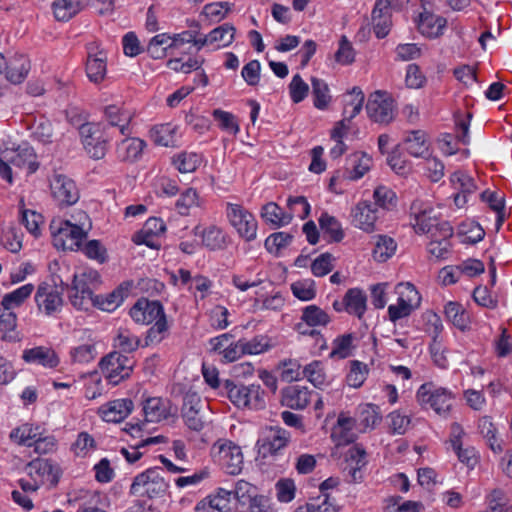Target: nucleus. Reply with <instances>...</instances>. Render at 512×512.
<instances>
[{
	"mask_svg": "<svg viewBox=\"0 0 512 512\" xmlns=\"http://www.w3.org/2000/svg\"><path fill=\"white\" fill-rule=\"evenodd\" d=\"M291 291L301 301H310L316 297L315 282L312 279L299 280L292 283Z\"/></svg>",
	"mask_w": 512,
	"mask_h": 512,
	"instance_id": "nucleus-52",
	"label": "nucleus"
},
{
	"mask_svg": "<svg viewBox=\"0 0 512 512\" xmlns=\"http://www.w3.org/2000/svg\"><path fill=\"white\" fill-rule=\"evenodd\" d=\"M53 198L61 207L74 205L79 200V190L71 178L57 174L50 183Z\"/></svg>",
	"mask_w": 512,
	"mask_h": 512,
	"instance_id": "nucleus-9",
	"label": "nucleus"
},
{
	"mask_svg": "<svg viewBox=\"0 0 512 512\" xmlns=\"http://www.w3.org/2000/svg\"><path fill=\"white\" fill-rule=\"evenodd\" d=\"M446 25V18L442 16H436L426 9H424V11L419 14L417 20V28L419 32L428 38H437L443 35V31Z\"/></svg>",
	"mask_w": 512,
	"mask_h": 512,
	"instance_id": "nucleus-16",
	"label": "nucleus"
},
{
	"mask_svg": "<svg viewBox=\"0 0 512 512\" xmlns=\"http://www.w3.org/2000/svg\"><path fill=\"white\" fill-rule=\"evenodd\" d=\"M95 296L87 281L83 278H79L77 274H74L71 292L69 293L71 304L77 309L88 310V304L93 306V298H95Z\"/></svg>",
	"mask_w": 512,
	"mask_h": 512,
	"instance_id": "nucleus-14",
	"label": "nucleus"
},
{
	"mask_svg": "<svg viewBox=\"0 0 512 512\" xmlns=\"http://www.w3.org/2000/svg\"><path fill=\"white\" fill-rule=\"evenodd\" d=\"M153 141L157 145L175 147L177 145V127L170 123L155 126L151 131Z\"/></svg>",
	"mask_w": 512,
	"mask_h": 512,
	"instance_id": "nucleus-38",
	"label": "nucleus"
},
{
	"mask_svg": "<svg viewBox=\"0 0 512 512\" xmlns=\"http://www.w3.org/2000/svg\"><path fill=\"white\" fill-rule=\"evenodd\" d=\"M129 314L131 318L138 324H151L157 319L166 317L164 307L159 300H148L140 298L131 307Z\"/></svg>",
	"mask_w": 512,
	"mask_h": 512,
	"instance_id": "nucleus-10",
	"label": "nucleus"
},
{
	"mask_svg": "<svg viewBox=\"0 0 512 512\" xmlns=\"http://www.w3.org/2000/svg\"><path fill=\"white\" fill-rule=\"evenodd\" d=\"M236 29L230 23H224L215 29H213L210 33V39L213 43L215 42H223V46L230 45L234 40Z\"/></svg>",
	"mask_w": 512,
	"mask_h": 512,
	"instance_id": "nucleus-60",
	"label": "nucleus"
},
{
	"mask_svg": "<svg viewBox=\"0 0 512 512\" xmlns=\"http://www.w3.org/2000/svg\"><path fill=\"white\" fill-rule=\"evenodd\" d=\"M319 226L324 236L328 235V242H341L344 238V231L338 219L327 212H322L319 219Z\"/></svg>",
	"mask_w": 512,
	"mask_h": 512,
	"instance_id": "nucleus-32",
	"label": "nucleus"
},
{
	"mask_svg": "<svg viewBox=\"0 0 512 512\" xmlns=\"http://www.w3.org/2000/svg\"><path fill=\"white\" fill-rule=\"evenodd\" d=\"M35 302L38 310L43 311L48 316H52L60 311L63 305L61 292L50 289L45 283L38 286L35 294Z\"/></svg>",
	"mask_w": 512,
	"mask_h": 512,
	"instance_id": "nucleus-12",
	"label": "nucleus"
},
{
	"mask_svg": "<svg viewBox=\"0 0 512 512\" xmlns=\"http://www.w3.org/2000/svg\"><path fill=\"white\" fill-rule=\"evenodd\" d=\"M416 399L423 408L429 407L439 415H446L452 407L454 395L447 388L439 387L433 382H426L418 388Z\"/></svg>",
	"mask_w": 512,
	"mask_h": 512,
	"instance_id": "nucleus-4",
	"label": "nucleus"
},
{
	"mask_svg": "<svg viewBox=\"0 0 512 512\" xmlns=\"http://www.w3.org/2000/svg\"><path fill=\"white\" fill-rule=\"evenodd\" d=\"M146 143L139 138H130L123 140L118 146V156L121 161L135 162L141 155Z\"/></svg>",
	"mask_w": 512,
	"mask_h": 512,
	"instance_id": "nucleus-31",
	"label": "nucleus"
},
{
	"mask_svg": "<svg viewBox=\"0 0 512 512\" xmlns=\"http://www.w3.org/2000/svg\"><path fill=\"white\" fill-rule=\"evenodd\" d=\"M291 433L279 425L266 426L261 437L256 442L258 454L262 458L277 455L288 446Z\"/></svg>",
	"mask_w": 512,
	"mask_h": 512,
	"instance_id": "nucleus-5",
	"label": "nucleus"
},
{
	"mask_svg": "<svg viewBox=\"0 0 512 512\" xmlns=\"http://www.w3.org/2000/svg\"><path fill=\"white\" fill-rule=\"evenodd\" d=\"M115 341V347H118L124 353L134 352L140 345V339L131 336L127 330H119Z\"/></svg>",
	"mask_w": 512,
	"mask_h": 512,
	"instance_id": "nucleus-63",
	"label": "nucleus"
},
{
	"mask_svg": "<svg viewBox=\"0 0 512 512\" xmlns=\"http://www.w3.org/2000/svg\"><path fill=\"white\" fill-rule=\"evenodd\" d=\"M303 378L312 383L316 388H320L325 383V373L320 361H313L306 365L302 370Z\"/></svg>",
	"mask_w": 512,
	"mask_h": 512,
	"instance_id": "nucleus-53",
	"label": "nucleus"
},
{
	"mask_svg": "<svg viewBox=\"0 0 512 512\" xmlns=\"http://www.w3.org/2000/svg\"><path fill=\"white\" fill-rule=\"evenodd\" d=\"M351 120L352 116L345 117L343 120L337 122L331 131V139L335 141L334 147L330 150V156L332 159L340 158L348 148L343 142V138L349 132Z\"/></svg>",
	"mask_w": 512,
	"mask_h": 512,
	"instance_id": "nucleus-28",
	"label": "nucleus"
},
{
	"mask_svg": "<svg viewBox=\"0 0 512 512\" xmlns=\"http://www.w3.org/2000/svg\"><path fill=\"white\" fill-rule=\"evenodd\" d=\"M104 114L109 125L119 127L122 135H126L129 132V123L132 119L130 113L123 111L117 105H108L104 109Z\"/></svg>",
	"mask_w": 512,
	"mask_h": 512,
	"instance_id": "nucleus-33",
	"label": "nucleus"
},
{
	"mask_svg": "<svg viewBox=\"0 0 512 512\" xmlns=\"http://www.w3.org/2000/svg\"><path fill=\"white\" fill-rule=\"evenodd\" d=\"M232 492L224 488H218L215 495L208 496V504L212 510L230 512V499Z\"/></svg>",
	"mask_w": 512,
	"mask_h": 512,
	"instance_id": "nucleus-59",
	"label": "nucleus"
},
{
	"mask_svg": "<svg viewBox=\"0 0 512 512\" xmlns=\"http://www.w3.org/2000/svg\"><path fill=\"white\" fill-rule=\"evenodd\" d=\"M33 290V284H25L12 292L5 294L2 298L1 306L4 310H12L16 307H20L32 294Z\"/></svg>",
	"mask_w": 512,
	"mask_h": 512,
	"instance_id": "nucleus-37",
	"label": "nucleus"
},
{
	"mask_svg": "<svg viewBox=\"0 0 512 512\" xmlns=\"http://www.w3.org/2000/svg\"><path fill=\"white\" fill-rule=\"evenodd\" d=\"M219 453L226 460L227 473L237 475L241 472L243 466V454L241 448L231 441L222 443L219 446Z\"/></svg>",
	"mask_w": 512,
	"mask_h": 512,
	"instance_id": "nucleus-22",
	"label": "nucleus"
},
{
	"mask_svg": "<svg viewBox=\"0 0 512 512\" xmlns=\"http://www.w3.org/2000/svg\"><path fill=\"white\" fill-rule=\"evenodd\" d=\"M131 399H117L100 408L102 419L106 422L117 423L124 420L133 410Z\"/></svg>",
	"mask_w": 512,
	"mask_h": 512,
	"instance_id": "nucleus-20",
	"label": "nucleus"
},
{
	"mask_svg": "<svg viewBox=\"0 0 512 512\" xmlns=\"http://www.w3.org/2000/svg\"><path fill=\"white\" fill-rule=\"evenodd\" d=\"M168 405L169 403H165L161 398H148L143 405L145 421L159 422L161 420L168 419L170 416H174L175 412L172 413Z\"/></svg>",
	"mask_w": 512,
	"mask_h": 512,
	"instance_id": "nucleus-24",
	"label": "nucleus"
},
{
	"mask_svg": "<svg viewBox=\"0 0 512 512\" xmlns=\"http://www.w3.org/2000/svg\"><path fill=\"white\" fill-rule=\"evenodd\" d=\"M352 353V332L346 333L333 340V347L330 352V358L342 360L349 357Z\"/></svg>",
	"mask_w": 512,
	"mask_h": 512,
	"instance_id": "nucleus-49",
	"label": "nucleus"
},
{
	"mask_svg": "<svg viewBox=\"0 0 512 512\" xmlns=\"http://www.w3.org/2000/svg\"><path fill=\"white\" fill-rule=\"evenodd\" d=\"M227 217L241 238L247 242L256 239L257 221L252 213L238 204H227Z\"/></svg>",
	"mask_w": 512,
	"mask_h": 512,
	"instance_id": "nucleus-6",
	"label": "nucleus"
},
{
	"mask_svg": "<svg viewBox=\"0 0 512 512\" xmlns=\"http://www.w3.org/2000/svg\"><path fill=\"white\" fill-rule=\"evenodd\" d=\"M4 67L5 77L12 84L22 83L31 69L30 60L22 54H15L6 60Z\"/></svg>",
	"mask_w": 512,
	"mask_h": 512,
	"instance_id": "nucleus-18",
	"label": "nucleus"
},
{
	"mask_svg": "<svg viewBox=\"0 0 512 512\" xmlns=\"http://www.w3.org/2000/svg\"><path fill=\"white\" fill-rule=\"evenodd\" d=\"M357 212L354 215V226L368 235L374 232L381 231V222L378 217V209L374 208L370 202H360L356 208Z\"/></svg>",
	"mask_w": 512,
	"mask_h": 512,
	"instance_id": "nucleus-11",
	"label": "nucleus"
},
{
	"mask_svg": "<svg viewBox=\"0 0 512 512\" xmlns=\"http://www.w3.org/2000/svg\"><path fill=\"white\" fill-rule=\"evenodd\" d=\"M22 359L26 363L39 364L48 368H55L60 362L55 351L44 346L25 349L22 354Z\"/></svg>",
	"mask_w": 512,
	"mask_h": 512,
	"instance_id": "nucleus-19",
	"label": "nucleus"
},
{
	"mask_svg": "<svg viewBox=\"0 0 512 512\" xmlns=\"http://www.w3.org/2000/svg\"><path fill=\"white\" fill-rule=\"evenodd\" d=\"M65 114L67 121L72 126L78 128L81 137L84 128H88L91 131L96 126L95 124L88 123L86 114L77 107H69Z\"/></svg>",
	"mask_w": 512,
	"mask_h": 512,
	"instance_id": "nucleus-56",
	"label": "nucleus"
},
{
	"mask_svg": "<svg viewBox=\"0 0 512 512\" xmlns=\"http://www.w3.org/2000/svg\"><path fill=\"white\" fill-rule=\"evenodd\" d=\"M394 110V100L380 92L372 95L366 105L369 118L380 124L390 123L395 117Z\"/></svg>",
	"mask_w": 512,
	"mask_h": 512,
	"instance_id": "nucleus-8",
	"label": "nucleus"
},
{
	"mask_svg": "<svg viewBox=\"0 0 512 512\" xmlns=\"http://www.w3.org/2000/svg\"><path fill=\"white\" fill-rule=\"evenodd\" d=\"M301 319L308 326H326L330 322L329 315L316 305L306 306L302 311Z\"/></svg>",
	"mask_w": 512,
	"mask_h": 512,
	"instance_id": "nucleus-46",
	"label": "nucleus"
},
{
	"mask_svg": "<svg viewBox=\"0 0 512 512\" xmlns=\"http://www.w3.org/2000/svg\"><path fill=\"white\" fill-rule=\"evenodd\" d=\"M212 115L222 130L233 134H237L239 132V125L232 113L223 111L221 109H215Z\"/></svg>",
	"mask_w": 512,
	"mask_h": 512,
	"instance_id": "nucleus-62",
	"label": "nucleus"
},
{
	"mask_svg": "<svg viewBox=\"0 0 512 512\" xmlns=\"http://www.w3.org/2000/svg\"><path fill=\"white\" fill-rule=\"evenodd\" d=\"M290 97L294 103L302 102L309 92V86L299 74L293 76L289 84Z\"/></svg>",
	"mask_w": 512,
	"mask_h": 512,
	"instance_id": "nucleus-64",
	"label": "nucleus"
},
{
	"mask_svg": "<svg viewBox=\"0 0 512 512\" xmlns=\"http://www.w3.org/2000/svg\"><path fill=\"white\" fill-rule=\"evenodd\" d=\"M83 9L82 0H54L52 10L58 21H69Z\"/></svg>",
	"mask_w": 512,
	"mask_h": 512,
	"instance_id": "nucleus-30",
	"label": "nucleus"
},
{
	"mask_svg": "<svg viewBox=\"0 0 512 512\" xmlns=\"http://www.w3.org/2000/svg\"><path fill=\"white\" fill-rule=\"evenodd\" d=\"M132 287L133 281H124L106 296H95V298H93V306L104 311L112 312L124 301Z\"/></svg>",
	"mask_w": 512,
	"mask_h": 512,
	"instance_id": "nucleus-15",
	"label": "nucleus"
},
{
	"mask_svg": "<svg viewBox=\"0 0 512 512\" xmlns=\"http://www.w3.org/2000/svg\"><path fill=\"white\" fill-rule=\"evenodd\" d=\"M27 468L29 470V474L32 475L36 473L41 477H47V480L51 483V485L56 486L59 482L61 476L60 467L54 463L51 459H35L32 460Z\"/></svg>",
	"mask_w": 512,
	"mask_h": 512,
	"instance_id": "nucleus-23",
	"label": "nucleus"
},
{
	"mask_svg": "<svg viewBox=\"0 0 512 512\" xmlns=\"http://www.w3.org/2000/svg\"><path fill=\"white\" fill-rule=\"evenodd\" d=\"M444 313L446 318L461 331L469 328V314L458 302H448L444 307Z\"/></svg>",
	"mask_w": 512,
	"mask_h": 512,
	"instance_id": "nucleus-34",
	"label": "nucleus"
},
{
	"mask_svg": "<svg viewBox=\"0 0 512 512\" xmlns=\"http://www.w3.org/2000/svg\"><path fill=\"white\" fill-rule=\"evenodd\" d=\"M32 136L43 144L52 143L53 126L50 120L45 117H40L34 126Z\"/></svg>",
	"mask_w": 512,
	"mask_h": 512,
	"instance_id": "nucleus-55",
	"label": "nucleus"
},
{
	"mask_svg": "<svg viewBox=\"0 0 512 512\" xmlns=\"http://www.w3.org/2000/svg\"><path fill=\"white\" fill-rule=\"evenodd\" d=\"M406 151L413 157L426 158L429 155L426 133L423 130H412L404 139Z\"/></svg>",
	"mask_w": 512,
	"mask_h": 512,
	"instance_id": "nucleus-27",
	"label": "nucleus"
},
{
	"mask_svg": "<svg viewBox=\"0 0 512 512\" xmlns=\"http://www.w3.org/2000/svg\"><path fill=\"white\" fill-rule=\"evenodd\" d=\"M311 392L299 385L287 386L281 391V404L290 409L303 410L310 402Z\"/></svg>",
	"mask_w": 512,
	"mask_h": 512,
	"instance_id": "nucleus-17",
	"label": "nucleus"
},
{
	"mask_svg": "<svg viewBox=\"0 0 512 512\" xmlns=\"http://www.w3.org/2000/svg\"><path fill=\"white\" fill-rule=\"evenodd\" d=\"M86 74L89 80L95 84L102 82L106 75V56L102 52L97 55H89L86 62Z\"/></svg>",
	"mask_w": 512,
	"mask_h": 512,
	"instance_id": "nucleus-35",
	"label": "nucleus"
},
{
	"mask_svg": "<svg viewBox=\"0 0 512 512\" xmlns=\"http://www.w3.org/2000/svg\"><path fill=\"white\" fill-rule=\"evenodd\" d=\"M82 144L89 156L95 160L104 158L107 152L108 141L103 137V134L98 126L92 128H84L82 132Z\"/></svg>",
	"mask_w": 512,
	"mask_h": 512,
	"instance_id": "nucleus-13",
	"label": "nucleus"
},
{
	"mask_svg": "<svg viewBox=\"0 0 512 512\" xmlns=\"http://www.w3.org/2000/svg\"><path fill=\"white\" fill-rule=\"evenodd\" d=\"M478 429L480 434L487 440L489 448L493 452L500 453L503 451L501 443L497 441V429L490 416H483L479 419Z\"/></svg>",
	"mask_w": 512,
	"mask_h": 512,
	"instance_id": "nucleus-39",
	"label": "nucleus"
},
{
	"mask_svg": "<svg viewBox=\"0 0 512 512\" xmlns=\"http://www.w3.org/2000/svg\"><path fill=\"white\" fill-rule=\"evenodd\" d=\"M83 252L89 259L96 260L100 264H103L108 260L107 249L99 240L96 239L89 240L85 244Z\"/></svg>",
	"mask_w": 512,
	"mask_h": 512,
	"instance_id": "nucleus-61",
	"label": "nucleus"
},
{
	"mask_svg": "<svg viewBox=\"0 0 512 512\" xmlns=\"http://www.w3.org/2000/svg\"><path fill=\"white\" fill-rule=\"evenodd\" d=\"M373 197L375 200V205L384 210L391 211L397 207V195L391 188L387 186H378L373 192Z\"/></svg>",
	"mask_w": 512,
	"mask_h": 512,
	"instance_id": "nucleus-44",
	"label": "nucleus"
},
{
	"mask_svg": "<svg viewBox=\"0 0 512 512\" xmlns=\"http://www.w3.org/2000/svg\"><path fill=\"white\" fill-rule=\"evenodd\" d=\"M21 223L35 237L40 235L39 225L43 223V216L36 211L25 209L24 200H20Z\"/></svg>",
	"mask_w": 512,
	"mask_h": 512,
	"instance_id": "nucleus-48",
	"label": "nucleus"
},
{
	"mask_svg": "<svg viewBox=\"0 0 512 512\" xmlns=\"http://www.w3.org/2000/svg\"><path fill=\"white\" fill-rule=\"evenodd\" d=\"M161 471L160 467H151L136 475L130 486L129 494L148 499L163 497L169 484L161 475Z\"/></svg>",
	"mask_w": 512,
	"mask_h": 512,
	"instance_id": "nucleus-3",
	"label": "nucleus"
},
{
	"mask_svg": "<svg viewBox=\"0 0 512 512\" xmlns=\"http://www.w3.org/2000/svg\"><path fill=\"white\" fill-rule=\"evenodd\" d=\"M202 244L210 251L223 250L226 247V234L216 226L201 231Z\"/></svg>",
	"mask_w": 512,
	"mask_h": 512,
	"instance_id": "nucleus-36",
	"label": "nucleus"
},
{
	"mask_svg": "<svg viewBox=\"0 0 512 512\" xmlns=\"http://www.w3.org/2000/svg\"><path fill=\"white\" fill-rule=\"evenodd\" d=\"M311 85H312V94L314 97V106L317 109H324L327 107L330 96L328 95V86L327 84L317 77L311 78Z\"/></svg>",
	"mask_w": 512,
	"mask_h": 512,
	"instance_id": "nucleus-51",
	"label": "nucleus"
},
{
	"mask_svg": "<svg viewBox=\"0 0 512 512\" xmlns=\"http://www.w3.org/2000/svg\"><path fill=\"white\" fill-rule=\"evenodd\" d=\"M296 205L302 206V212L298 213V216L300 219H306L311 211V206L307 201V198L304 196H295V197H289L287 200V206L291 210L290 213L283 212L281 210L279 222L276 223V227L280 228L283 226H286L291 223L294 217V213L297 212Z\"/></svg>",
	"mask_w": 512,
	"mask_h": 512,
	"instance_id": "nucleus-29",
	"label": "nucleus"
},
{
	"mask_svg": "<svg viewBox=\"0 0 512 512\" xmlns=\"http://www.w3.org/2000/svg\"><path fill=\"white\" fill-rule=\"evenodd\" d=\"M279 367H283L281 372V380L285 382L298 381L303 378L301 365L296 359H287L279 363Z\"/></svg>",
	"mask_w": 512,
	"mask_h": 512,
	"instance_id": "nucleus-58",
	"label": "nucleus"
},
{
	"mask_svg": "<svg viewBox=\"0 0 512 512\" xmlns=\"http://www.w3.org/2000/svg\"><path fill=\"white\" fill-rule=\"evenodd\" d=\"M381 2H376L372 10L371 20L373 24V31L378 39L385 38L391 29V10L381 8Z\"/></svg>",
	"mask_w": 512,
	"mask_h": 512,
	"instance_id": "nucleus-26",
	"label": "nucleus"
},
{
	"mask_svg": "<svg viewBox=\"0 0 512 512\" xmlns=\"http://www.w3.org/2000/svg\"><path fill=\"white\" fill-rule=\"evenodd\" d=\"M168 330V324L166 317L157 319L152 327L147 331V335L144 340V347L151 344H158L164 339V333Z\"/></svg>",
	"mask_w": 512,
	"mask_h": 512,
	"instance_id": "nucleus-57",
	"label": "nucleus"
},
{
	"mask_svg": "<svg viewBox=\"0 0 512 512\" xmlns=\"http://www.w3.org/2000/svg\"><path fill=\"white\" fill-rule=\"evenodd\" d=\"M451 446L461 463L469 468H474L478 462L477 452L474 447L468 446L463 448L459 436L451 440Z\"/></svg>",
	"mask_w": 512,
	"mask_h": 512,
	"instance_id": "nucleus-45",
	"label": "nucleus"
},
{
	"mask_svg": "<svg viewBox=\"0 0 512 512\" xmlns=\"http://www.w3.org/2000/svg\"><path fill=\"white\" fill-rule=\"evenodd\" d=\"M399 294L397 304L388 307L389 320L396 323L398 320L408 317L416 304L420 301V296L415 286L411 283H400L397 285Z\"/></svg>",
	"mask_w": 512,
	"mask_h": 512,
	"instance_id": "nucleus-7",
	"label": "nucleus"
},
{
	"mask_svg": "<svg viewBox=\"0 0 512 512\" xmlns=\"http://www.w3.org/2000/svg\"><path fill=\"white\" fill-rule=\"evenodd\" d=\"M330 437L335 444L331 452L332 458L338 461V466L347 475L352 476V447H348L352 443V417L340 413Z\"/></svg>",
	"mask_w": 512,
	"mask_h": 512,
	"instance_id": "nucleus-1",
	"label": "nucleus"
},
{
	"mask_svg": "<svg viewBox=\"0 0 512 512\" xmlns=\"http://www.w3.org/2000/svg\"><path fill=\"white\" fill-rule=\"evenodd\" d=\"M79 224L70 220H53L50 224V231L53 237V245L56 249L77 251L81 248L82 240L87 237V230L84 229L82 220L89 217L84 211L77 213Z\"/></svg>",
	"mask_w": 512,
	"mask_h": 512,
	"instance_id": "nucleus-2",
	"label": "nucleus"
},
{
	"mask_svg": "<svg viewBox=\"0 0 512 512\" xmlns=\"http://www.w3.org/2000/svg\"><path fill=\"white\" fill-rule=\"evenodd\" d=\"M170 39L171 36L168 33H161L152 37L146 48L149 56L153 59H162L166 57L168 51L171 50V47H168Z\"/></svg>",
	"mask_w": 512,
	"mask_h": 512,
	"instance_id": "nucleus-43",
	"label": "nucleus"
},
{
	"mask_svg": "<svg viewBox=\"0 0 512 512\" xmlns=\"http://www.w3.org/2000/svg\"><path fill=\"white\" fill-rule=\"evenodd\" d=\"M369 244L372 246V256L378 262H385L391 258L397 248L395 240L383 234L370 235Z\"/></svg>",
	"mask_w": 512,
	"mask_h": 512,
	"instance_id": "nucleus-21",
	"label": "nucleus"
},
{
	"mask_svg": "<svg viewBox=\"0 0 512 512\" xmlns=\"http://www.w3.org/2000/svg\"><path fill=\"white\" fill-rule=\"evenodd\" d=\"M201 155L194 152H181L173 157V164L180 173L194 172L201 164Z\"/></svg>",
	"mask_w": 512,
	"mask_h": 512,
	"instance_id": "nucleus-42",
	"label": "nucleus"
},
{
	"mask_svg": "<svg viewBox=\"0 0 512 512\" xmlns=\"http://www.w3.org/2000/svg\"><path fill=\"white\" fill-rule=\"evenodd\" d=\"M458 236L462 237V243L476 244L483 240L485 231L480 224L476 222L462 223L459 226Z\"/></svg>",
	"mask_w": 512,
	"mask_h": 512,
	"instance_id": "nucleus-47",
	"label": "nucleus"
},
{
	"mask_svg": "<svg viewBox=\"0 0 512 512\" xmlns=\"http://www.w3.org/2000/svg\"><path fill=\"white\" fill-rule=\"evenodd\" d=\"M122 361L131 362V358L118 351H112L100 360L99 367L101 371L107 375L111 372H115L116 368H123V364H121Z\"/></svg>",
	"mask_w": 512,
	"mask_h": 512,
	"instance_id": "nucleus-54",
	"label": "nucleus"
},
{
	"mask_svg": "<svg viewBox=\"0 0 512 512\" xmlns=\"http://www.w3.org/2000/svg\"><path fill=\"white\" fill-rule=\"evenodd\" d=\"M229 400L237 407H248L250 400L248 399L247 386L237 385L233 380L227 379L223 383Z\"/></svg>",
	"mask_w": 512,
	"mask_h": 512,
	"instance_id": "nucleus-41",
	"label": "nucleus"
},
{
	"mask_svg": "<svg viewBox=\"0 0 512 512\" xmlns=\"http://www.w3.org/2000/svg\"><path fill=\"white\" fill-rule=\"evenodd\" d=\"M293 239L294 235L292 233L274 232L266 238L264 246L269 253L279 256L281 250L288 247Z\"/></svg>",
	"mask_w": 512,
	"mask_h": 512,
	"instance_id": "nucleus-40",
	"label": "nucleus"
},
{
	"mask_svg": "<svg viewBox=\"0 0 512 512\" xmlns=\"http://www.w3.org/2000/svg\"><path fill=\"white\" fill-rule=\"evenodd\" d=\"M336 506L330 502V495L313 497L304 506L298 507L295 512H336Z\"/></svg>",
	"mask_w": 512,
	"mask_h": 512,
	"instance_id": "nucleus-50",
	"label": "nucleus"
},
{
	"mask_svg": "<svg viewBox=\"0 0 512 512\" xmlns=\"http://www.w3.org/2000/svg\"><path fill=\"white\" fill-rule=\"evenodd\" d=\"M381 421L379 407L374 404H365L359 406V415L354 418V427L361 433L368 429H374Z\"/></svg>",
	"mask_w": 512,
	"mask_h": 512,
	"instance_id": "nucleus-25",
	"label": "nucleus"
}]
</instances>
